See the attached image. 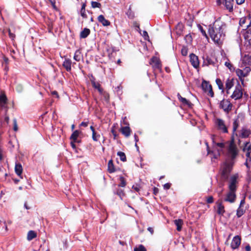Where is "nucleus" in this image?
<instances>
[{"label": "nucleus", "mask_w": 251, "mask_h": 251, "mask_svg": "<svg viewBox=\"0 0 251 251\" xmlns=\"http://www.w3.org/2000/svg\"><path fill=\"white\" fill-rule=\"evenodd\" d=\"M208 32L210 37L215 43L218 44L222 43L225 35L222 22L215 21L212 25H210Z\"/></svg>", "instance_id": "1"}, {"label": "nucleus", "mask_w": 251, "mask_h": 251, "mask_svg": "<svg viewBox=\"0 0 251 251\" xmlns=\"http://www.w3.org/2000/svg\"><path fill=\"white\" fill-rule=\"evenodd\" d=\"M239 154V150L234 143V137H232L229 145L227 149V159L226 161L235 164L236 159Z\"/></svg>", "instance_id": "2"}, {"label": "nucleus", "mask_w": 251, "mask_h": 251, "mask_svg": "<svg viewBox=\"0 0 251 251\" xmlns=\"http://www.w3.org/2000/svg\"><path fill=\"white\" fill-rule=\"evenodd\" d=\"M234 164L225 161L220 170L221 178L223 181H227L229 179L230 173Z\"/></svg>", "instance_id": "3"}, {"label": "nucleus", "mask_w": 251, "mask_h": 251, "mask_svg": "<svg viewBox=\"0 0 251 251\" xmlns=\"http://www.w3.org/2000/svg\"><path fill=\"white\" fill-rule=\"evenodd\" d=\"M239 175L238 174H235L232 175L228 181V189L231 191H236L237 190V184L238 183V178Z\"/></svg>", "instance_id": "4"}, {"label": "nucleus", "mask_w": 251, "mask_h": 251, "mask_svg": "<svg viewBox=\"0 0 251 251\" xmlns=\"http://www.w3.org/2000/svg\"><path fill=\"white\" fill-rule=\"evenodd\" d=\"M251 71L250 67H245L243 70L237 69L236 70V74L239 77L242 83H244V77L247 76Z\"/></svg>", "instance_id": "5"}, {"label": "nucleus", "mask_w": 251, "mask_h": 251, "mask_svg": "<svg viewBox=\"0 0 251 251\" xmlns=\"http://www.w3.org/2000/svg\"><path fill=\"white\" fill-rule=\"evenodd\" d=\"M150 64L151 65L153 70H158L160 72H162L161 61L157 57H152L150 61Z\"/></svg>", "instance_id": "6"}, {"label": "nucleus", "mask_w": 251, "mask_h": 251, "mask_svg": "<svg viewBox=\"0 0 251 251\" xmlns=\"http://www.w3.org/2000/svg\"><path fill=\"white\" fill-rule=\"evenodd\" d=\"M243 96V89L242 86L238 81L237 84L236 85L234 91L231 96L232 99L237 100L241 99Z\"/></svg>", "instance_id": "7"}, {"label": "nucleus", "mask_w": 251, "mask_h": 251, "mask_svg": "<svg viewBox=\"0 0 251 251\" xmlns=\"http://www.w3.org/2000/svg\"><path fill=\"white\" fill-rule=\"evenodd\" d=\"M201 87L203 91L207 94L208 96L213 97L214 95L211 85L206 81H203L201 84Z\"/></svg>", "instance_id": "8"}, {"label": "nucleus", "mask_w": 251, "mask_h": 251, "mask_svg": "<svg viewBox=\"0 0 251 251\" xmlns=\"http://www.w3.org/2000/svg\"><path fill=\"white\" fill-rule=\"evenodd\" d=\"M232 107V103L227 100H222L219 105V107L227 113H228L231 110Z\"/></svg>", "instance_id": "9"}, {"label": "nucleus", "mask_w": 251, "mask_h": 251, "mask_svg": "<svg viewBox=\"0 0 251 251\" xmlns=\"http://www.w3.org/2000/svg\"><path fill=\"white\" fill-rule=\"evenodd\" d=\"M235 191L229 190L224 199V201L233 203L235 202L236 198Z\"/></svg>", "instance_id": "10"}, {"label": "nucleus", "mask_w": 251, "mask_h": 251, "mask_svg": "<svg viewBox=\"0 0 251 251\" xmlns=\"http://www.w3.org/2000/svg\"><path fill=\"white\" fill-rule=\"evenodd\" d=\"M241 242V238L240 236L236 235L233 238L230 247L233 250L237 249L239 247Z\"/></svg>", "instance_id": "11"}, {"label": "nucleus", "mask_w": 251, "mask_h": 251, "mask_svg": "<svg viewBox=\"0 0 251 251\" xmlns=\"http://www.w3.org/2000/svg\"><path fill=\"white\" fill-rule=\"evenodd\" d=\"M216 124L218 129L223 133H227V128L225 124L224 121L221 119H217L216 120Z\"/></svg>", "instance_id": "12"}, {"label": "nucleus", "mask_w": 251, "mask_h": 251, "mask_svg": "<svg viewBox=\"0 0 251 251\" xmlns=\"http://www.w3.org/2000/svg\"><path fill=\"white\" fill-rule=\"evenodd\" d=\"M242 65L244 67H250L251 66V54H246L242 57Z\"/></svg>", "instance_id": "13"}, {"label": "nucleus", "mask_w": 251, "mask_h": 251, "mask_svg": "<svg viewBox=\"0 0 251 251\" xmlns=\"http://www.w3.org/2000/svg\"><path fill=\"white\" fill-rule=\"evenodd\" d=\"M190 61L192 65L196 69L199 68L200 62L198 57L194 53L190 55Z\"/></svg>", "instance_id": "14"}, {"label": "nucleus", "mask_w": 251, "mask_h": 251, "mask_svg": "<svg viewBox=\"0 0 251 251\" xmlns=\"http://www.w3.org/2000/svg\"><path fill=\"white\" fill-rule=\"evenodd\" d=\"M217 206V213L218 215H223L225 213V206L223 204V201L222 200H219L216 202Z\"/></svg>", "instance_id": "15"}, {"label": "nucleus", "mask_w": 251, "mask_h": 251, "mask_svg": "<svg viewBox=\"0 0 251 251\" xmlns=\"http://www.w3.org/2000/svg\"><path fill=\"white\" fill-rule=\"evenodd\" d=\"M251 22L250 21V19L246 17H242L240 19L239 25L245 29L248 28Z\"/></svg>", "instance_id": "16"}, {"label": "nucleus", "mask_w": 251, "mask_h": 251, "mask_svg": "<svg viewBox=\"0 0 251 251\" xmlns=\"http://www.w3.org/2000/svg\"><path fill=\"white\" fill-rule=\"evenodd\" d=\"M203 64L207 65H212L213 66H215L217 65V61L215 58H211L209 56H207L205 59L204 60Z\"/></svg>", "instance_id": "17"}, {"label": "nucleus", "mask_w": 251, "mask_h": 251, "mask_svg": "<svg viewBox=\"0 0 251 251\" xmlns=\"http://www.w3.org/2000/svg\"><path fill=\"white\" fill-rule=\"evenodd\" d=\"M251 134V131L250 129L242 128L240 131L239 137L241 138H246L249 137Z\"/></svg>", "instance_id": "18"}, {"label": "nucleus", "mask_w": 251, "mask_h": 251, "mask_svg": "<svg viewBox=\"0 0 251 251\" xmlns=\"http://www.w3.org/2000/svg\"><path fill=\"white\" fill-rule=\"evenodd\" d=\"M177 97L179 101L181 102L183 105H187L189 107L192 106V104L191 102L186 99L183 98L179 93H177Z\"/></svg>", "instance_id": "19"}, {"label": "nucleus", "mask_w": 251, "mask_h": 251, "mask_svg": "<svg viewBox=\"0 0 251 251\" xmlns=\"http://www.w3.org/2000/svg\"><path fill=\"white\" fill-rule=\"evenodd\" d=\"M120 131L126 137H128L131 133V130L128 126H122L120 129Z\"/></svg>", "instance_id": "20"}, {"label": "nucleus", "mask_w": 251, "mask_h": 251, "mask_svg": "<svg viewBox=\"0 0 251 251\" xmlns=\"http://www.w3.org/2000/svg\"><path fill=\"white\" fill-rule=\"evenodd\" d=\"M234 79L233 78L227 79L226 82V93L227 94L229 93V90L234 85Z\"/></svg>", "instance_id": "21"}, {"label": "nucleus", "mask_w": 251, "mask_h": 251, "mask_svg": "<svg viewBox=\"0 0 251 251\" xmlns=\"http://www.w3.org/2000/svg\"><path fill=\"white\" fill-rule=\"evenodd\" d=\"M98 21L101 23L102 25L107 26L110 25V22L108 20L105 19L102 15H100L98 17Z\"/></svg>", "instance_id": "22"}, {"label": "nucleus", "mask_w": 251, "mask_h": 251, "mask_svg": "<svg viewBox=\"0 0 251 251\" xmlns=\"http://www.w3.org/2000/svg\"><path fill=\"white\" fill-rule=\"evenodd\" d=\"M72 61L69 58H66L63 63V66L65 68L67 72L71 71Z\"/></svg>", "instance_id": "23"}, {"label": "nucleus", "mask_w": 251, "mask_h": 251, "mask_svg": "<svg viewBox=\"0 0 251 251\" xmlns=\"http://www.w3.org/2000/svg\"><path fill=\"white\" fill-rule=\"evenodd\" d=\"M240 122L238 118L235 119L234 120L233 123V129H232V135L231 136V138L233 137H234V134H235V135L237 136V133H235V132L238 128V127L239 126Z\"/></svg>", "instance_id": "24"}, {"label": "nucleus", "mask_w": 251, "mask_h": 251, "mask_svg": "<svg viewBox=\"0 0 251 251\" xmlns=\"http://www.w3.org/2000/svg\"><path fill=\"white\" fill-rule=\"evenodd\" d=\"M15 172L18 176H20L21 178H22L21 177V175L23 173V167L20 163H16L15 166Z\"/></svg>", "instance_id": "25"}, {"label": "nucleus", "mask_w": 251, "mask_h": 251, "mask_svg": "<svg viewBox=\"0 0 251 251\" xmlns=\"http://www.w3.org/2000/svg\"><path fill=\"white\" fill-rule=\"evenodd\" d=\"M114 194L118 195L121 200L126 196L124 190L120 187H118L116 191H114Z\"/></svg>", "instance_id": "26"}, {"label": "nucleus", "mask_w": 251, "mask_h": 251, "mask_svg": "<svg viewBox=\"0 0 251 251\" xmlns=\"http://www.w3.org/2000/svg\"><path fill=\"white\" fill-rule=\"evenodd\" d=\"M107 166H108L107 170L109 173L111 174V173H114L115 172H116V169H115V166L114 165L113 161L112 159H110L108 161Z\"/></svg>", "instance_id": "27"}, {"label": "nucleus", "mask_w": 251, "mask_h": 251, "mask_svg": "<svg viewBox=\"0 0 251 251\" xmlns=\"http://www.w3.org/2000/svg\"><path fill=\"white\" fill-rule=\"evenodd\" d=\"M7 102V98L4 94L0 95V106L3 107Z\"/></svg>", "instance_id": "28"}, {"label": "nucleus", "mask_w": 251, "mask_h": 251, "mask_svg": "<svg viewBox=\"0 0 251 251\" xmlns=\"http://www.w3.org/2000/svg\"><path fill=\"white\" fill-rule=\"evenodd\" d=\"M174 224L176 226V230L178 231L181 230L182 226L183 225V220L180 219H178L174 220Z\"/></svg>", "instance_id": "29"}, {"label": "nucleus", "mask_w": 251, "mask_h": 251, "mask_svg": "<svg viewBox=\"0 0 251 251\" xmlns=\"http://www.w3.org/2000/svg\"><path fill=\"white\" fill-rule=\"evenodd\" d=\"M225 6L229 12L233 11V0H225Z\"/></svg>", "instance_id": "30"}, {"label": "nucleus", "mask_w": 251, "mask_h": 251, "mask_svg": "<svg viewBox=\"0 0 251 251\" xmlns=\"http://www.w3.org/2000/svg\"><path fill=\"white\" fill-rule=\"evenodd\" d=\"M90 34V30L87 28H84L80 33V38H86Z\"/></svg>", "instance_id": "31"}, {"label": "nucleus", "mask_w": 251, "mask_h": 251, "mask_svg": "<svg viewBox=\"0 0 251 251\" xmlns=\"http://www.w3.org/2000/svg\"><path fill=\"white\" fill-rule=\"evenodd\" d=\"M92 86L97 89L99 93H101L103 89L101 87V85L99 82H96L95 81H91Z\"/></svg>", "instance_id": "32"}, {"label": "nucleus", "mask_w": 251, "mask_h": 251, "mask_svg": "<svg viewBox=\"0 0 251 251\" xmlns=\"http://www.w3.org/2000/svg\"><path fill=\"white\" fill-rule=\"evenodd\" d=\"M184 28V25L181 23H178L176 27L177 35H181Z\"/></svg>", "instance_id": "33"}, {"label": "nucleus", "mask_w": 251, "mask_h": 251, "mask_svg": "<svg viewBox=\"0 0 251 251\" xmlns=\"http://www.w3.org/2000/svg\"><path fill=\"white\" fill-rule=\"evenodd\" d=\"M82 58V55L81 54V52L80 50H77L75 51L74 56V59L77 62H79L81 60Z\"/></svg>", "instance_id": "34"}, {"label": "nucleus", "mask_w": 251, "mask_h": 251, "mask_svg": "<svg viewBox=\"0 0 251 251\" xmlns=\"http://www.w3.org/2000/svg\"><path fill=\"white\" fill-rule=\"evenodd\" d=\"M80 133V131L77 130L74 131L70 136V140L74 142H77V138Z\"/></svg>", "instance_id": "35"}, {"label": "nucleus", "mask_w": 251, "mask_h": 251, "mask_svg": "<svg viewBox=\"0 0 251 251\" xmlns=\"http://www.w3.org/2000/svg\"><path fill=\"white\" fill-rule=\"evenodd\" d=\"M37 236V233L33 230H30L28 232L27 235V239L28 241H31Z\"/></svg>", "instance_id": "36"}, {"label": "nucleus", "mask_w": 251, "mask_h": 251, "mask_svg": "<svg viewBox=\"0 0 251 251\" xmlns=\"http://www.w3.org/2000/svg\"><path fill=\"white\" fill-rule=\"evenodd\" d=\"M243 152H251V143L249 142H246L244 144V146L242 149Z\"/></svg>", "instance_id": "37"}, {"label": "nucleus", "mask_w": 251, "mask_h": 251, "mask_svg": "<svg viewBox=\"0 0 251 251\" xmlns=\"http://www.w3.org/2000/svg\"><path fill=\"white\" fill-rule=\"evenodd\" d=\"M86 6V3L85 2L83 3L82 4L81 8L80 9V15H81V17H82V18L84 19L87 18V16L86 14V11H85Z\"/></svg>", "instance_id": "38"}, {"label": "nucleus", "mask_w": 251, "mask_h": 251, "mask_svg": "<svg viewBox=\"0 0 251 251\" xmlns=\"http://www.w3.org/2000/svg\"><path fill=\"white\" fill-rule=\"evenodd\" d=\"M245 209L243 207L239 206L236 211V216L238 218H240L245 213Z\"/></svg>", "instance_id": "39"}, {"label": "nucleus", "mask_w": 251, "mask_h": 251, "mask_svg": "<svg viewBox=\"0 0 251 251\" xmlns=\"http://www.w3.org/2000/svg\"><path fill=\"white\" fill-rule=\"evenodd\" d=\"M119 180L120 182L118 184V187H125L126 185V182L125 177L123 176H120Z\"/></svg>", "instance_id": "40"}, {"label": "nucleus", "mask_w": 251, "mask_h": 251, "mask_svg": "<svg viewBox=\"0 0 251 251\" xmlns=\"http://www.w3.org/2000/svg\"><path fill=\"white\" fill-rule=\"evenodd\" d=\"M216 83L217 85H218L219 89L220 90H221L222 91V92H224V87L223 83L222 80H221V79L217 78L216 79Z\"/></svg>", "instance_id": "41"}, {"label": "nucleus", "mask_w": 251, "mask_h": 251, "mask_svg": "<svg viewBox=\"0 0 251 251\" xmlns=\"http://www.w3.org/2000/svg\"><path fill=\"white\" fill-rule=\"evenodd\" d=\"M117 155L120 157V160L123 162L126 161V157L125 153L122 151H118Z\"/></svg>", "instance_id": "42"}, {"label": "nucleus", "mask_w": 251, "mask_h": 251, "mask_svg": "<svg viewBox=\"0 0 251 251\" xmlns=\"http://www.w3.org/2000/svg\"><path fill=\"white\" fill-rule=\"evenodd\" d=\"M212 142L213 144H215L218 147L223 149L225 147V144L224 143H216L214 140V135H213L211 137Z\"/></svg>", "instance_id": "43"}, {"label": "nucleus", "mask_w": 251, "mask_h": 251, "mask_svg": "<svg viewBox=\"0 0 251 251\" xmlns=\"http://www.w3.org/2000/svg\"><path fill=\"white\" fill-rule=\"evenodd\" d=\"M91 7L93 8H100L101 7V3L100 2H97V1H92L91 2Z\"/></svg>", "instance_id": "44"}, {"label": "nucleus", "mask_w": 251, "mask_h": 251, "mask_svg": "<svg viewBox=\"0 0 251 251\" xmlns=\"http://www.w3.org/2000/svg\"><path fill=\"white\" fill-rule=\"evenodd\" d=\"M100 95L102 96L104 99V100L106 101H108L109 100V95L108 93L104 91V90L102 91V92L101 93H100Z\"/></svg>", "instance_id": "45"}, {"label": "nucleus", "mask_w": 251, "mask_h": 251, "mask_svg": "<svg viewBox=\"0 0 251 251\" xmlns=\"http://www.w3.org/2000/svg\"><path fill=\"white\" fill-rule=\"evenodd\" d=\"M115 127H116L115 125H113L111 129V132L114 136V140L116 139L117 137L118 136V135L117 134V132L115 129Z\"/></svg>", "instance_id": "46"}, {"label": "nucleus", "mask_w": 251, "mask_h": 251, "mask_svg": "<svg viewBox=\"0 0 251 251\" xmlns=\"http://www.w3.org/2000/svg\"><path fill=\"white\" fill-rule=\"evenodd\" d=\"M134 251H147L146 249L143 245H140L134 249Z\"/></svg>", "instance_id": "47"}, {"label": "nucleus", "mask_w": 251, "mask_h": 251, "mask_svg": "<svg viewBox=\"0 0 251 251\" xmlns=\"http://www.w3.org/2000/svg\"><path fill=\"white\" fill-rule=\"evenodd\" d=\"M126 15L129 19H132L134 17V14L130 9H129L126 13Z\"/></svg>", "instance_id": "48"}, {"label": "nucleus", "mask_w": 251, "mask_h": 251, "mask_svg": "<svg viewBox=\"0 0 251 251\" xmlns=\"http://www.w3.org/2000/svg\"><path fill=\"white\" fill-rule=\"evenodd\" d=\"M5 228L6 231H7V226L5 222L0 220V229Z\"/></svg>", "instance_id": "49"}, {"label": "nucleus", "mask_w": 251, "mask_h": 251, "mask_svg": "<svg viewBox=\"0 0 251 251\" xmlns=\"http://www.w3.org/2000/svg\"><path fill=\"white\" fill-rule=\"evenodd\" d=\"M198 27L202 35L205 37L206 38H207L208 36L207 35V34L205 31L203 29V27L200 25H199Z\"/></svg>", "instance_id": "50"}, {"label": "nucleus", "mask_w": 251, "mask_h": 251, "mask_svg": "<svg viewBox=\"0 0 251 251\" xmlns=\"http://www.w3.org/2000/svg\"><path fill=\"white\" fill-rule=\"evenodd\" d=\"M185 39L187 42L191 43L192 41V38L190 34H187L185 37Z\"/></svg>", "instance_id": "51"}, {"label": "nucleus", "mask_w": 251, "mask_h": 251, "mask_svg": "<svg viewBox=\"0 0 251 251\" xmlns=\"http://www.w3.org/2000/svg\"><path fill=\"white\" fill-rule=\"evenodd\" d=\"M214 202V199L212 196H210L206 198V202L207 203H212Z\"/></svg>", "instance_id": "52"}, {"label": "nucleus", "mask_w": 251, "mask_h": 251, "mask_svg": "<svg viewBox=\"0 0 251 251\" xmlns=\"http://www.w3.org/2000/svg\"><path fill=\"white\" fill-rule=\"evenodd\" d=\"M226 66L230 71L233 69V65L229 62H226L225 63Z\"/></svg>", "instance_id": "53"}, {"label": "nucleus", "mask_w": 251, "mask_h": 251, "mask_svg": "<svg viewBox=\"0 0 251 251\" xmlns=\"http://www.w3.org/2000/svg\"><path fill=\"white\" fill-rule=\"evenodd\" d=\"M100 137V135L97 134L96 132H95V137L93 136V133H92V139L94 141H98Z\"/></svg>", "instance_id": "54"}, {"label": "nucleus", "mask_w": 251, "mask_h": 251, "mask_svg": "<svg viewBox=\"0 0 251 251\" xmlns=\"http://www.w3.org/2000/svg\"><path fill=\"white\" fill-rule=\"evenodd\" d=\"M13 125H14V126H13L14 130L15 131H17L18 128L17 123V120L16 119H13Z\"/></svg>", "instance_id": "55"}, {"label": "nucleus", "mask_w": 251, "mask_h": 251, "mask_svg": "<svg viewBox=\"0 0 251 251\" xmlns=\"http://www.w3.org/2000/svg\"><path fill=\"white\" fill-rule=\"evenodd\" d=\"M8 35L10 38L12 40H14L16 37V35L14 33L11 32V30L10 29H8Z\"/></svg>", "instance_id": "56"}, {"label": "nucleus", "mask_w": 251, "mask_h": 251, "mask_svg": "<svg viewBox=\"0 0 251 251\" xmlns=\"http://www.w3.org/2000/svg\"><path fill=\"white\" fill-rule=\"evenodd\" d=\"M132 188L136 192H139L140 190L141 187L138 185H133Z\"/></svg>", "instance_id": "57"}, {"label": "nucleus", "mask_w": 251, "mask_h": 251, "mask_svg": "<svg viewBox=\"0 0 251 251\" xmlns=\"http://www.w3.org/2000/svg\"><path fill=\"white\" fill-rule=\"evenodd\" d=\"M172 184L170 183H166L163 185V188L165 190H168L170 188Z\"/></svg>", "instance_id": "58"}, {"label": "nucleus", "mask_w": 251, "mask_h": 251, "mask_svg": "<svg viewBox=\"0 0 251 251\" xmlns=\"http://www.w3.org/2000/svg\"><path fill=\"white\" fill-rule=\"evenodd\" d=\"M49 1L50 2L53 9L56 10L57 8L55 5V0H49Z\"/></svg>", "instance_id": "59"}, {"label": "nucleus", "mask_w": 251, "mask_h": 251, "mask_svg": "<svg viewBox=\"0 0 251 251\" xmlns=\"http://www.w3.org/2000/svg\"><path fill=\"white\" fill-rule=\"evenodd\" d=\"M143 36L144 37L145 40H147L149 38V36L148 35V33L146 31H143Z\"/></svg>", "instance_id": "60"}, {"label": "nucleus", "mask_w": 251, "mask_h": 251, "mask_svg": "<svg viewBox=\"0 0 251 251\" xmlns=\"http://www.w3.org/2000/svg\"><path fill=\"white\" fill-rule=\"evenodd\" d=\"M246 156L247 157V159H248L249 160V161H251V152H247L246 151Z\"/></svg>", "instance_id": "61"}, {"label": "nucleus", "mask_w": 251, "mask_h": 251, "mask_svg": "<svg viewBox=\"0 0 251 251\" xmlns=\"http://www.w3.org/2000/svg\"><path fill=\"white\" fill-rule=\"evenodd\" d=\"M181 53H182V54L183 55H184V56L186 55L187 54V50L185 48H183L181 50Z\"/></svg>", "instance_id": "62"}, {"label": "nucleus", "mask_w": 251, "mask_h": 251, "mask_svg": "<svg viewBox=\"0 0 251 251\" xmlns=\"http://www.w3.org/2000/svg\"><path fill=\"white\" fill-rule=\"evenodd\" d=\"M158 192H159V189L157 188L154 187L153 188V193L154 195H156L158 194Z\"/></svg>", "instance_id": "63"}, {"label": "nucleus", "mask_w": 251, "mask_h": 251, "mask_svg": "<svg viewBox=\"0 0 251 251\" xmlns=\"http://www.w3.org/2000/svg\"><path fill=\"white\" fill-rule=\"evenodd\" d=\"M88 125V122H82L80 126L83 127H87Z\"/></svg>", "instance_id": "64"}]
</instances>
